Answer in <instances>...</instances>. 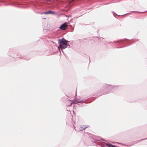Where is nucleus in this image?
Listing matches in <instances>:
<instances>
[{"label": "nucleus", "instance_id": "20e7f679", "mask_svg": "<svg viewBox=\"0 0 147 147\" xmlns=\"http://www.w3.org/2000/svg\"><path fill=\"white\" fill-rule=\"evenodd\" d=\"M85 101V100H76L74 101V102L76 104L78 103H83Z\"/></svg>", "mask_w": 147, "mask_h": 147}, {"label": "nucleus", "instance_id": "f257e3e1", "mask_svg": "<svg viewBox=\"0 0 147 147\" xmlns=\"http://www.w3.org/2000/svg\"><path fill=\"white\" fill-rule=\"evenodd\" d=\"M68 42V41L65 40L63 38L61 39H59L58 40V44L60 47L62 49H65L68 46L67 43Z\"/></svg>", "mask_w": 147, "mask_h": 147}, {"label": "nucleus", "instance_id": "0eeeda50", "mask_svg": "<svg viewBox=\"0 0 147 147\" xmlns=\"http://www.w3.org/2000/svg\"><path fill=\"white\" fill-rule=\"evenodd\" d=\"M72 103V102H71L69 105H71Z\"/></svg>", "mask_w": 147, "mask_h": 147}, {"label": "nucleus", "instance_id": "f03ea898", "mask_svg": "<svg viewBox=\"0 0 147 147\" xmlns=\"http://www.w3.org/2000/svg\"><path fill=\"white\" fill-rule=\"evenodd\" d=\"M67 26V24L66 23H64L61 25L59 28L60 29L64 30L66 28Z\"/></svg>", "mask_w": 147, "mask_h": 147}, {"label": "nucleus", "instance_id": "423d86ee", "mask_svg": "<svg viewBox=\"0 0 147 147\" xmlns=\"http://www.w3.org/2000/svg\"><path fill=\"white\" fill-rule=\"evenodd\" d=\"M106 86H107L106 87H108L109 89H110V88H114L115 87L114 86H112L110 85H107Z\"/></svg>", "mask_w": 147, "mask_h": 147}, {"label": "nucleus", "instance_id": "39448f33", "mask_svg": "<svg viewBox=\"0 0 147 147\" xmlns=\"http://www.w3.org/2000/svg\"><path fill=\"white\" fill-rule=\"evenodd\" d=\"M43 13L45 14H48L49 13H51L52 14H54L55 13V12L54 11H49L47 12H45Z\"/></svg>", "mask_w": 147, "mask_h": 147}, {"label": "nucleus", "instance_id": "6e6552de", "mask_svg": "<svg viewBox=\"0 0 147 147\" xmlns=\"http://www.w3.org/2000/svg\"><path fill=\"white\" fill-rule=\"evenodd\" d=\"M145 139H147V138H146V139H142V140H145Z\"/></svg>", "mask_w": 147, "mask_h": 147}, {"label": "nucleus", "instance_id": "7ed1b4c3", "mask_svg": "<svg viewBox=\"0 0 147 147\" xmlns=\"http://www.w3.org/2000/svg\"><path fill=\"white\" fill-rule=\"evenodd\" d=\"M88 127V125H86V126H84V125H82L81 126H80L79 128V131H82L84 129H85L86 128Z\"/></svg>", "mask_w": 147, "mask_h": 147}]
</instances>
